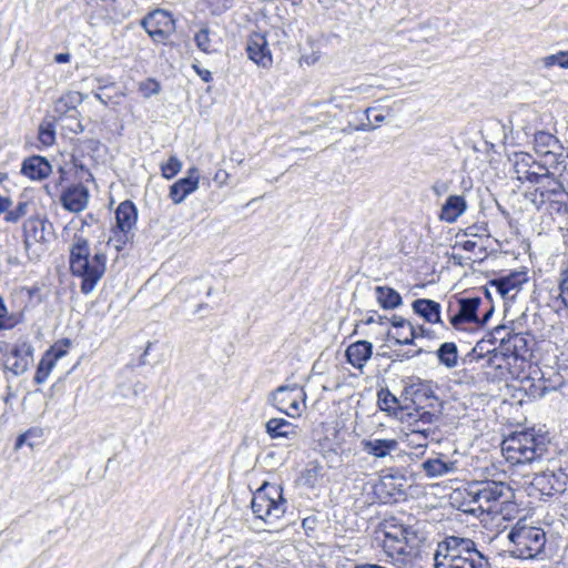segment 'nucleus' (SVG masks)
Returning <instances> with one entry per match:
<instances>
[{
  "mask_svg": "<svg viewBox=\"0 0 568 568\" xmlns=\"http://www.w3.org/2000/svg\"><path fill=\"white\" fill-rule=\"evenodd\" d=\"M514 498V489L504 480H475L465 489L464 511L468 514L498 513L503 505L511 503Z\"/></svg>",
  "mask_w": 568,
  "mask_h": 568,
  "instance_id": "obj_2",
  "label": "nucleus"
},
{
  "mask_svg": "<svg viewBox=\"0 0 568 568\" xmlns=\"http://www.w3.org/2000/svg\"><path fill=\"white\" fill-rule=\"evenodd\" d=\"M52 352L53 349L45 352V354L40 359L34 375L36 384H43L54 367L55 358L52 357Z\"/></svg>",
  "mask_w": 568,
  "mask_h": 568,
  "instance_id": "obj_40",
  "label": "nucleus"
},
{
  "mask_svg": "<svg viewBox=\"0 0 568 568\" xmlns=\"http://www.w3.org/2000/svg\"><path fill=\"white\" fill-rule=\"evenodd\" d=\"M306 393L297 384L278 386L268 397V403L288 417H300L305 409Z\"/></svg>",
  "mask_w": 568,
  "mask_h": 568,
  "instance_id": "obj_8",
  "label": "nucleus"
},
{
  "mask_svg": "<svg viewBox=\"0 0 568 568\" xmlns=\"http://www.w3.org/2000/svg\"><path fill=\"white\" fill-rule=\"evenodd\" d=\"M508 357L503 351L497 348L488 349L487 357L479 362L480 367L485 369L488 379H503L509 373Z\"/></svg>",
  "mask_w": 568,
  "mask_h": 568,
  "instance_id": "obj_14",
  "label": "nucleus"
},
{
  "mask_svg": "<svg viewBox=\"0 0 568 568\" xmlns=\"http://www.w3.org/2000/svg\"><path fill=\"white\" fill-rule=\"evenodd\" d=\"M199 172L196 168L187 171V176L178 180L170 187V199L174 204L182 203L190 194L199 187Z\"/></svg>",
  "mask_w": 568,
  "mask_h": 568,
  "instance_id": "obj_19",
  "label": "nucleus"
},
{
  "mask_svg": "<svg viewBox=\"0 0 568 568\" xmlns=\"http://www.w3.org/2000/svg\"><path fill=\"white\" fill-rule=\"evenodd\" d=\"M510 334H514V329L508 327V326H505V325H501V326H497L494 328V331L491 332V342L493 344L497 341H499V349L498 351H504V344L507 342L508 337H510Z\"/></svg>",
  "mask_w": 568,
  "mask_h": 568,
  "instance_id": "obj_48",
  "label": "nucleus"
},
{
  "mask_svg": "<svg viewBox=\"0 0 568 568\" xmlns=\"http://www.w3.org/2000/svg\"><path fill=\"white\" fill-rule=\"evenodd\" d=\"M251 508L256 518L267 525L275 524L287 509V500L283 496V488L277 484L265 483L252 497Z\"/></svg>",
  "mask_w": 568,
  "mask_h": 568,
  "instance_id": "obj_6",
  "label": "nucleus"
},
{
  "mask_svg": "<svg viewBox=\"0 0 568 568\" xmlns=\"http://www.w3.org/2000/svg\"><path fill=\"white\" fill-rule=\"evenodd\" d=\"M377 404L381 410L388 414L397 415V412L403 413V407L398 404V398L393 395L388 388H382L377 393Z\"/></svg>",
  "mask_w": 568,
  "mask_h": 568,
  "instance_id": "obj_39",
  "label": "nucleus"
},
{
  "mask_svg": "<svg viewBox=\"0 0 568 568\" xmlns=\"http://www.w3.org/2000/svg\"><path fill=\"white\" fill-rule=\"evenodd\" d=\"M181 168L182 162L175 155H172L166 163L161 165L162 176L171 180L181 171Z\"/></svg>",
  "mask_w": 568,
  "mask_h": 568,
  "instance_id": "obj_46",
  "label": "nucleus"
},
{
  "mask_svg": "<svg viewBox=\"0 0 568 568\" xmlns=\"http://www.w3.org/2000/svg\"><path fill=\"white\" fill-rule=\"evenodd\" d=\"M61 120L67 122L65 124H63L64 130H68L74 134H79L84 131V126L80 122L79 114L77 113L64 116Z\"/></svg>",
  "mask_w": 568,
  "mask_h": 568,
  "instance_id": "obj_49",
  "label": "nucleus"
},
{
  "mask_svg": "<svg viewBox=\"0 0 568 568\" xmlns=\"http://www.w3.org/2000/svg\"><path fill=\"white\" fill-rule=\"evenodd\" d=\"M363 450L376 458H384L398 447V442L393 438H373L362 442Z\"/></svg>",
  "mask_w": 568,
  "mask_h": 568,
  "instance_id": "obj_29",
  "label": "nucleus"
},
{
  "mask_svg": "<svg viewBox=\"0 0 568 568\" xmlns=\"http://www.w3.org/2000/svg\"><path fill=\"white\" fill-rule=\"evenodd\" d=\"M544 67L551 68L558 65L568 69V51H559L555 54H549L541 59Z\"/></svg>",
  "mask_w": 568,
  "mask_h": 568,
  "instance_id": "obj_44",
  "label": "nucleus"
},
{
  "mask_svg": "<svg viewBox=\"0 0 568 568\" xmlns=\"http://www.w3.org/2000/svg\"><path fill=\"white\" fill-rule=\"evenodd\" d=\"M480 303L481 298L477 295L459 297L457 312L449 315L450 325L456 329H464L465 324H478L480 322L478 316Z\"/></svg>",
  "mask_w": 568,
  "mask_h": 568,
  "instance_id": "obj_12",
  "label": "nucleus"
},
{
  "mask_svg": "<svg viewBox=\"0 0 568 568\" xmlns=\"http://www.w3.org/2000/svg\"><path fill=\"white\" fill-rule=\"evenodd\" d=\"M89 190L82 184L67 187L60 196L62 206L73 213L83 211L89 203Z\"/></svg>",
  "mask_w": 568,
  "mask_h": 568,
  "instance_id": "obj_17",
  "label": "nucleus"
},
{
  "mask_svg": "<svg viewBox=\"0 0 568 568\" xmlns=\"http://www.w3.org/2000/svg\"><path fill=\"white\" fill-rule=\"evenodd\" d=\"M567 196H558L557 199L551 200L549 206L550 212H556L558 214H568V205L565 201Z\"/></svg>",
  "mask_w": 568,
  "mask_h": 568,
  "instance_id": "obj_53",
  "label": "nucleus"
},
{
  "mask_svg": "<svg viewBox=\"0 0 568 568\" xmlns=\"http://www.w3.org/2000/svg\"><path fill=\"white\" fill-rule=\"evenodd\" d=\"M383 535V548L388 556H405V551H409L404 546L403 525H386Z\"/></svg>",
  "mask_w": 568,
  "mask_h": 568,
  "instance_id": "obj_20",
  "label": "nucleus"
},
{
  "mask_svg": "<svg viewBox=\"0 0 568 568\" xmlns=\"http://www.w3.org/2000/svg\"><path fill=\"white\" fill-rule=\"evenodd\" d=\"M403 539L404 546L409 551H405V556H415L419 549L420 544L425 540V537L413 526L403 525Z\"/></svg>",
  "mask_w": 568,
  "mask_h": 568,
  "instance_id": "obj_36",
  "label": "nucleus"
},
{
  "mask_svg": "<svg viewBox=\"0 0 568 568\" xmlns=\"http://www.w3.org/2000/svg\"><path fill=\"white\" fill-rule=\"evenodd\" d=\"M487 343L493 344V342L490 339H488V341L483 339V341H479L473 348L470 355L476 359L477 363H479L481 359L487 357L488 349L485 348V345Z\"/></svg>",
  "mask_w": 568,
  "mask_h": 568,
  "instance_id": "obj_54",
  "label": "nucleus"
},
{
  "mask_svg": "<svg viewBox=\"0 0 568 568\" xmlns=\"http://www.w3.org/2000/svg\"><path fill=\"white\" fill-rule=\"evenodd\" d=\"M39 141L44 146L53 145L55 141V130L52 123L41 124L39 128Z\"/></svg>",
  "mask_w": 568,
  "mask_h": 568,
  "instance_id": "obj_47",
  "label": "nucleus"
},
{
  "mask_svg": "<svg viewBox=\"0 0 568 568\" xmlns=\"http://www.w3.org/2000/svg\"><path fill=\"white\" fill-rule=\"evenodd\" d=\"M435 568H491L489 558L470 538L447 536L438 542Z\"/></svg>",
  "mask_w": 568,
  "mask_h": 568,
  "instance_id": "obj_1",
  "label": "nucleus"
},
{
  "mask_svg": "<svg viewBox=\"0 0 568 568\" xmlns=\"http://www.w3.org/2000/svg\"><path fill=\"white\" fill-rule=\"evenodd\" d=\"M229 173L225 171V170H219L213 180L214 182H216L220 186H223L224 184H226L227 180H229Z\"/></svg>",
  "mask_w": 568,
  "mask_h": 568,
  "instance_id": "obj_60",
  "label": "nucleus"
},
{
  "mask_svg": "<svg viewBox=\"0 0 568 568\" xmlns=\"http://www.w3.org/2000/svg\"><path fill=\"white\" fill-rule=\"evenodd\" d=\"M405 478L396 475H385L381 478L376 489L381 494H386L389 498H396L405 494Z\"/></svg>",
  "mask_w": 568,
  "mask_h": 568,
  "instance_id": "obj_33",
  "label": "nucleus"
},
{
  "mask_svg": "<svg viewBox=\"0 0 568 568\" xmlns=\"http://www.w3.org/2000/svg\"><path fill=\"white\" fill-rule=\"evenodd\" d=\"M69 262L71 273L82 280L80 285L81 293L84 295L92 293L105 273L106 255L102 252H97L91 257L88 240L77 237L70 247Z\"/></svg>",
  "mask_w": 568,
  "mask_h": 568,
  "instance_id": "obj_3",
  "label": "nucleus"
},
{
  "mask_svg": "<svg viewBox=\"0 0 568 568\" xmlns=\"http://www.w3.org/2000/svg\"><path fill=\"white\" fill-rule=\"evenodd\" d=\"M373 344L368 341H357L351 344L345 356L347 362L357 369H363L367 361L372 357Z\"/></svg>",
  "mask_w": 568,
  "mask_h": 568,
  "instance_id": "obj_23",
  "label": "nucleus"
},
{
  "mask_svg": "<svg viewBox=\"0 0 568 568\" xmlns=\"http://www.w3.org/2000/svg\"><path fill=\"white\" fill-rule=\"evenodd\" d=\"M138 220V210L133 202L126 200L121 202L115 210V227L121 231H131Z\"/></svg>",
  "mask_w": 568,
  "mask_h": 568,
  "instance_id": "obj_31",
  "label": "nucleus"
},
{
  "mask_svg": "<svg viewBox=\"0 0 568 568\" xmlns=\"http://www.w3.org/2000/svg\"><path fill=\"white\" fill-rule=\"evenodd\" d=\"M141 24L154 42L163 44L166 43L175 31L173 17L169 12L160 9L149 13L142 20Z\"/></svg>",
  "mask_w": 568,
  "mask_h": 568,
  "instance_id": "obj_9",
  "label": "nucleus"
},
{
  "mask_svg": "<svg viewBox=\"0 0 568 568\" xmlns=\"http://www.w3.org/2000/svg\"><path fill=\"white\" fill-rule=\"evenodd\" d=\"M547 372H541L540 378L537 382L531 383L529 386V393L534 397H544L549 392H554L564 386L565 381L564 377L552 369H548V376H546Z\"/></svg>",
  "mask_w": 568,
  "mask_h": 568,
  "instance_id": "obj_21",
  "label": "nucleus"
},
{
  "mask_svg": "<svg viewBox=\"0 0 568 568\" xmlns=\"http://www.w3.org/2000/svg\"><path fill=\"white\" fill-rule=\"evenodd\" d=\"M211 9L212 14L219 16L231 8L233 0H204Z\"/></svg>",
  "mask_w": 568,
  "mask_h": 568,
  "instance_id": "obj_51",
  "label": "nucleus"
},
{
  "mask_svg": "<svg viewBox=\"0 0 568 568\" xmlns=\"http://www.w3.org/2000/svg\"><path fill=\"white\" fill-rule=\"evenodd\" d=\"M460 245H462L463 250H465L467 252H473L475 250V247L477 246V243L475 241L467 240V241H464Z\"/></svg>",
  "mask_w": 568,
  "mask_h": 568,
  "instance_id": "obj_64",
  "label": "nucleus"
},
{
  "mask_svg": "<svg viewBox=\"0 0 568 568\" xmlns=\"http://www.w3.org/2000/svg\"><path fill=\"white\" fill-rule=\"evenodd\" d=\"M194 41L197 49L205 53H212L216 51L214 41L212 39V32L206 26H203L197 32H195Z\"/></svg>",
  "mask_w": 568,
  "mask_h": 568,
  "instance_id": "obj_41",
  "label": "nucleus"
},
{
  "mask_svg": "<svg viewBox=\"0 0 568 568\" xmlns=\"http://www.w3.org/2000/svg\"><path fill=\"white\" fill-rule=\"evenodd\" d=\"M541 161L536 160L531 154L518 152L514 155V171L519 181L531 182L545 169L540 168Z\"/></svg>",
  "mask_w": 568,
  "mask_h": 568,
  "instance_id": "obj_15",
  "label": "nucleus"
},
{
  "mask_svg": "<svg viewBox=\"0 0 568 568\" xmlns=\"http://www.w3.org/2000/svg\"><path fill=\"white\" fill-rule=\"evenodd\" d=\"M246 52L250 60L258 67L268 69L273 64V58L268 48V40L266 34L253 33L246 44Z\"/></svg>",
  "mask_w": 568,
  "mask_h": 568,
  "instance_id": "obj_13",
  "label": "nucleus"
},
{
  "mask_svg": "<svg viewBox=\"0 0 568 568\" xmlns=\"http://www.w3.org/2000/svg\"><path fill=\"white\" fill-rule=\"evenodd\" d=\"M525 282H527L526 273L511 272L508 275L491 280L490 287H494L496 294L506 297L510 292H517Z\"/></svg>",
  "mask_w": 568,
  "mask_h": 568,
  "instance_id": "obj_22",
  "label": "nucleus"
},
{
  "mask_svg": "<svg viewBox=\"0 0 568 568\" xmlns=\"http://www.w3.org/2000/svg\"><path fill=\"white\" fill-rule=\"evenodd\" d=\"M265 428L268 436L273 439L296 436V426L284 418H271L266 423Z\"/></svg>",
  "mask_w": 568,
  "mask_h": 568,
  "instance_id": "obj_32",
  "label": "nucleus"
},
{
  "mask_svg": "<svg viewBox=\"0 0 568 568\" xmlns=\"http://www.w3.org/2000/svg\"><path fill=\"white\" fill-rule=\"evenodd\" d=\"M420 467L429 478L447 475L456 468L455 463L444 460L440 457L428 458L422 463Z\"/></svg>",
  "mask_w": 568,
  "mask_h": 568,
  "instance_id": "obj_35",
  "label": "nucleus"
},
{
  "mask_svg": "<svg viewBox=\"0 0 568 568\" xmlns=\"http://www.w3.org/2000/svg\"><path fill=\"white\" fill-rule=\"evenodd\" d=\"M392 322V325L396 328V329H405L408 327V325H412L409 322H407L405 318H403L402 316H397V315H394L390 320Z\"/></svg>",
  "mask_w": 568,
  "mask_h": 568,
  "instance_id": "obj_59",
  "label": "nucleus"
},
{
  "mask_svg": "<svg viewBox=\"0 0 568 568\" xmlns=\"http://www.w3.org/2000/svg\"><path fill=\"white\" fill-rule=\"evenodd\" d=\"M509 554L519 559H535L545 554L547 534L541 527L517 521L508 531Z\"/></svg>",
  "mask_w": 568,
  "mask_h": 568,
  "instance_id": "obj_4",
  "label": "nucleus"
},
{
  "mask_svg": "<svg viewBox=\"0 0 568 568\" xmlns=\"http://www.w3.org/2000/svg\"><path fill=\"white\" fill-rule=\"evenodd\" d=\"M30 205L31 203L28 201H20L14 209L7 210L4 215L6 222H19L22 217H24L28 214Z\"/></svg>",
  "mask_w": 568,
  "mask_h": 568,
  "instance_id": "obj_42",
  "label": "nucleus"
},
{
  "mask_svg": "<svg viewBox=\"0 0 568 568\" xmlns=\"http://www.w3.org/2000/svg\"><path fill=\"white\" fill-rule=\"evenodd\" d=\"M33 359V348L27 343L16 345L9 353L7 368L16 376L24 374Z\"/></svg>",
  "mask_w": 568,
  "mask_h": 568,
  "instance_id": "obj_16",
  "label": "nucleus"
},
{
  "mask_svg": "<svg viewBox=\"0 0 568 568\" xmlns=\"http://www.w3.org/2000/svg\"><path fill=\"white\" fill-rule=\"evenodd\" d=\"M552 189L546 191L528 190L525 197L531 202L537 210H541L545 205H549L551 200L558 196H567L565 187L560 183H552Z\"/></svg>",
  "mask_w": 568,
  "mask_h": 568,
  "instance_id": "obj_25",
  "label": "nucleus"
},
{
  "mask_svg": "<svg viewBox=\"0 0 568 568\" xmlns=\"http://www.w3.org/2000/svg\"><path fill=\"white\" fill-rule=\"evenodd\" d=\"M501 450L509 463L520 465L540 460L548 448L544 436L521 432L506 438L501 444Z\"/></svg>",
  "mask_w": 568,
  "mask_h": 568,
  "instance_id": "obj_5",
  "label": "nucleus"
},
{
  "mask_svg": "<svg viewBox=\"0 0 568 568\" xmlns=\"http://www.w3.org/2000/svg\"><path fill=\"white\" fill-rule=\"evenodd\" d=\"M196 73L200 75V78L204 81V82H211L213 77H212V73L209 71V70H205V69H200L199 67H194Z\"/></svg>",
  "mask_w": 568,
  "mask_h": 568,
  "instance_id": "obj_62",
  "label": "nucleus"
},
{
  "mask_svg": "<svg viewBox=\"0 0 568 568\" xmlns=\"http://www.w3.org/2000/svg\"><path fill=\"white\" fill-rule=\"evenodd\" d=\"M71 60V55L68 52L57 53L54 55V61L57 63H68Z\"/></svg>",
  "mask_w": 568,
  "mask_h": 568,
  "instance_id": "obj_63",
  "label": "nucleus"
},
{
  "mask_svg": "<svg viewBox=\"0 0 568 568\" xmlns=\"http://www.w3.org/2000/svg\"><path fill=\"white\" fill-rule=\"evenodd\" d=\"M531 184H535V187L532 190L538 191H548L552 189V183H560L561 186L568 184V174L566 172H561L558 169H552L550 166H546L539 174L536 180H532L530 182Z\"/></svg>",
  "mask_w": 568,
  "mask_h": 568,
  "instance_id": "obj_27",
  "label": "nucleus"
},
{
  "mask_svg": "<svg viewBox=\"0 0 568 568\" xmlns=\"http://www.w3.org/2000/svg\"><path fill=\"white\" fill-rule=\"evenodd\" d=\"M267 37L274 38V39H276V41L278 43H281V42H285V40L287 38V33L282 28H273L271 31H268L266 38Z\"/></svg>",
  "mask_w": 568,
  "mask_h": 568,
  "instance_id": "obj_58",
  "label": "nucleus"
},
{
  "mask_svg": "<svg viewBox=\"0 0 568 568\" xmlns=\"http://www.w3.org/2000/svg\"><path fill=\"white\" fill-rule=\"evenodd\" d=\"M534 339L527 333L510 334L507 342L504 344V353L508 358L525 361L531 354V344Z\"/></svg>",
  "mask_w": 568,
  "mask_h": 568,
  "instance_id": "obj_18",
  "label": "nucleus"
},
{
  "mask_svg": "<svg viewBox=\"0 0 568 568\" xmlns=\"http://www.w3.org/2000/svg\"><path fill=\"white\" fill-rule=\"evenodd\" d=\"M420 353H422V348H418L416 351H406V352L397 351V352H395L396 356L400 359H409L415 356H418Z\"/></svg>",
  "mask_w": 568,
  "mask_h": 568,
  "instance_id": "obj_61",
  "label": "nucleus"
},
{
  "mask_svg": "<svg viewBox=\"0 0 568 568\" xmlns=\"http://www.w3.org/2000/svg\"><path fill=\"white\" fill-rule=\"evenodd\" d=\"M51 164L40 155L26 159L21 165V173L31 180H43L51 173Z\"/></svg>",
  "mask_w": 568,
  "mask_h": 568,
  "instance_id": "obj_24",
  "label": "nucleus"
},
{
  "mask_svg": "<svg viewBox=\"0 0 568 568\" xmlns=\"http://www.w3.org/2000/svg\"><path fill=\"white\" fill-rule=\"evenodd\" d=\"M41 222L39 220H29L24 224V233L26 237H32L34 241H39L43 237V234L41 233L40 236H38V225H40Z\"/></svg>",
  "mask_w": 568,
  "mask_h": 568,
  "instance_id": "obj_52",
  "label": "nucleus"
},
{
  "mask_svg": "<svg viewBox=\"0 0 568 568\" xmlns=\"http://www.w3.org/2000/svg\"><path fill=\"white\" fill-rule=\"evenodd\" d=\"M534 148L541 161L540 168L550 166L568 174V153L560 141L549 132L538 131L534 135Z\"/></svg>",
  "mask_w": 568,
  "mask_h": 568,
  "instance_id": "obj_7",
  "label": "nucleus"
},
{
  "mask_svg": "<svg viewBox=\"0 0 568 568\" xmlns=\"http://www.w3.org/2000/svg\"><path fill=\"white\" fill-rule=\"evenodd\" d=\"M438 361L442 365L447 368H453L457 365L458 362V349L455 343L445 342L443 343L436 352Z\"/></svg>",
  "mask_w": 568,
  "mask_h": 568,
  "instance_id": "obj_38",
  "label": "nucleus"
},
{
  "mask_svg": "<svg viewBox=\"0 0 568 568\" xmlns=\"http://www.w3.org/2000/svg\"><path fill=\"white\" fill-rule=\"evenodd\" d=\"M404 393L410 397L417 407L440 408L442 403L435 394V386L430 381L417 378L404 388Z\"/></svg>",
  "mask_w": 568,
  "mask_h": 568,
  "instance_id": "obj_11",
  "label": "nucleus"
},
{
  "mask_svg": "<svg viewBox=\"0 0 568 568\" xmlns=\"http://www.w3.org/2000/svg\"><path fill=\"white\" fill-rule=\"evenodd\" d=\"M424 408L425 407H417L414 413L407 414L409 425L418 426L419 424H423L428 426L434 425L439 420L440 409L435 408L430 412L425 410Z\"/></svg>",
  "mask_w": 568,
  "mask_h": 568,
  "instance_id": "obj_37",
  "label": "nucleus"
},
{
  "mask_svg": "<svg viewBox=\"0 0 568 568\" xmlns=\"http://www.w3.org/2000/svg\"><path fill=\"white\" fill-rule=\"evenodd\" d=\"M392 338L398 345H413L414 339L417 338V331L413 325H408L405 329H397Z\"/></svg>",
  "mask_w": 568,
  "mask_h": 568,
  "instance_id": "obj_43",
  "label": "nucleus"
},
{
  "mask_svg": "<svg viewBox=\"0 0 568 568\" xmlns=\"http://www.w3.org/2000/svg\"><path fill=\"white\" fill-rule=\"evenodd\" d=\"M530 485L542 496L551 497L564 494L568 489V474L561 468L557 470L547 469L536 473Z\"/></svg>",
  "mask_w": 568,
  "mask_h": 568,
  "instance_id": "obj_10",
  "label": "nucleus"
},
{
  "mask_svg": "<svg viewBox=\"0 0 568 568\" xmlns=\"http://www.w3.org/2000/svg\"><path fill=\"white\" fill-rule=\"evenodd\" d=\"M415 314L424 318V321L436 324L442 323L440 304L429 298H417L412 304Z\"/></svg>",
  "mask_w": 568,
  "mask_h": 568,
  "instance_id": "obj_28",
  "label": "nucleus"
},
{
  "mask_svg": "<svg viewBox=\"0 0 568 568\" xmlns=\"http://www.w3.org/2000/svg\"><path fill=\"white\" fill-rule=\"evenodd\" d=\"M467 210V202L463 195H449L442 206L439 219L454 223Z\"/></svg>",
  "mask_w": 568,
  "mask_h": 568,
  "instance_id": "obj_30",
  "label": "nucleus"
},
{
  "mask_svg": "<svg viewBox=\"0 0 568 568\" xmlns=\"http://www.w3.org/2000/svg\"><path fill=\"white\" fill-rule=\"evenodd\" d=\"M433 192L439 197L449 191V182L438 180L432 185Z\"/></svg>",
  "mask_w": 568,
  "mask_h": 568,
  "instance_id": "obj_57",
  "label": "nucleus"
},
{
  "mask_svg": "<svg viewBox=\"0 0 568 568\" xmlns=\"http://www.w3.org/2000/svg\"><path fill=\"white\" fill-rule=\"evenodd\" d=\"M376 110V108H367L365 110V116H366V120L367 122H364V123H361L359 125L355 126V131H363V132H366V131H371V130H374L377 128V125H372L371 124V118L369 115L372 114V112Z\"/></svg>",
  "mask_w": 568,
  "mask_h": 568,
  "instance_id": "obj_55",
  "label": "nucleus"
},
{
  "mask_svg": "<svg viewBox=\"0 0 568 568\" xmlns=\"http://www.w3.org/2000/svg\"><path fill=\"white\" fill-rule=\"evenodd\" d=\"M84 101V95L78 91H69L61 95L55 102L53 111L60 119L71 114H80L78 106Z\"/></svg>",
  "mask_w": 568,
  "mask_h": 568,
  "instance_id": "obj_26",
  "label": "nucleus"
},
{
  "mask_svg": "<svg viewBox=\"0 0 568 568\" xmlns=\"http://www.w3.org/2000/svg\"><path fill=\"white\" fill-rule=\"evenodd\" d=\"M378 305L384 310H395L403 304L400 294L389 286H376L374 288Z\"/></svg>",
  "mask_w": 568,
  "mask_h": 568,
  "instance_id": "obj_34",
  "label": "nucleus"
},
{
  "mask_svg": "<svg viewBox=\"0 0 568 568\" xmlns=\"http://www.w3.org/2000/svg\"><path fill=\"white\" fill-rule=\"evenodd\" d=\"M432 426L433 425H428L425 428H419V425H409L412 434L420 435L424 439L435 434V429Z\"/></svg>",
  "mask_w": 568,
  "mask_h": 568,
  "instance_id": "obj_56",
  "label": "nucleus"
},
{
  "mask_svg": "<svg viewBox=\"0 0 568 568\" xmlns=\"http://www.w3.org/2000/svg\"><path fill=\"white\" fill-rule=\"evenodd\" d=\"M132 237L131 231H121L118 227L112 230V235L109 239V243H111L114 248L120 252L124 248L125 244Z\"/></svg>",
  "mask_w": 568,
  "mask_h": 568,
  "instance_id": "obj_45",
  "label": "nucleus"
},
{
  "mask_svg": "<svg viewBox=\"0 0 568 568\" xmlns=\"http://www.w3.org/2000/svg\"><path fill=\"white\" fill-rule=\"evenodd\" d=\"M139 91L144 98H150L160 92V84L153 79H148L140 83Z\"/></svg>",
  "mask_w": 568,
  "mask_h": 568,
  "instance_id": "obj_50",
  "label": "nucleus"
}]
</instances>
